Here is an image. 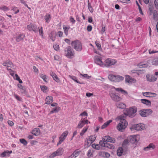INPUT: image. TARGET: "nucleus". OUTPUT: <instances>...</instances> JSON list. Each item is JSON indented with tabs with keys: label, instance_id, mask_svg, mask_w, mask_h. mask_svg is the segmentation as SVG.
<instances>
[{
	"label": "nucleus",
	"instance_id": "f257e3e1",
	"mask_svg": "<svg viewBox=\"0 0 158 158\" xmlns=\"http://www.w3.org/2000/svg\"><path fill=\"white\" fill-rule=\"evenodd\" d=\"M125 117L123 115L118 116L116 119L120 120L119 123L117 126V128L118 131L122 132L126 128L128 125V123L124 118Z\"/></svg>",
	"mask_w": 158,
	"mask_h": 158
},
{
	"label": "nucleus",
	"instance_id": "f03ea898",
	"mask_svg": "<svg viewBox=\"0 0 158 158\" xmlns=\"http://www.w3.org/2000/svg\"><path fill=\"white\" fill-rule=\"evenodd\" d=\"M137 111L136 109L134 107H131L129 109H127L123 110L124 114L126 116H128L131 117H134L135 114Z\"/></svg>",
	"mask_w": 158,
	"mask_h": 158
},
{
	"label": "nucleus",
	"instance_id": "7ed1b4c3",
	"mask_svg": "<svg viewBox=\"0 0 158 158\" xmlns=\"http://www.w3.org/2000/svg\"><path fill=\"white\" fill-rule=\"evenodd\" d=\"M108 78L110 81L115 82H120L124 79V77L122 76L113 74L109 75Z\"/></svg>",
	"mask_w": 158,
	"mask_h": 158
},
{
	"label": "nucleus",
	"instance_id": "20e7f679",
	"mask_svg": "<svg viewBox=\"0 0 158 158\" xmlns=\"http://www.w3.org/2000/svg\"><path fill=\"white\" fill-rule=\"evenodd\" d=\"M71 45L77 51H80L82 49V46L81 42L78 40L73 41Z\"/></svg>",
	"mask_w": 158,
	"mask_h": 158
},
{
	"label": "nucleus",
	"instance_id": "39448f33",
	"mask_svg": "<svg viewBox=\"0 0 158 158\" xmlns=\"http://www.w3.org/2000/svg\"><path fill=\"white\" fill-rule=\"evenodd\" d=\"M116 60L111 58H107L104 61V67H109L117 63Z\"/></svg>",
	"mask_w": 158,
	"mask_h": 158
},
{
	"label": "nucleus",
	"instance_id": "423d86ee",
	"mask_svg": "<svg viewBox=\"0 0 158 158\" xmlns=\"http://www.w3.org/2000/svg\"><path fill=\"white\" fill-rule=\"evenodd\" d=\"M68 133V131H65L59 137V141L57 143V146L61 144L64 141Z\"/></svg>",
	"mask_w": 158,
	"mask_h": 158
},
{
	"label": "nucleus",
	"instance_id": "0eeeda50",
	"mask_svg": "<svg viewBox=\"0 0 158 158\" xmlns=\"http://www.w3.org/2000/svg\"><path fill=\"white\" fill-rule=\"evenodd\" d=\"M64 151L62 148H59L56 151L53 152L51 155L49 156L50 158H53L56 156L62 155Z\"/></svg>",
	"mask_w": 158,
	"mask_h": 158
},
{
	"label": "nucleus",
	"instance_id": "6e6552de",
	"mask_svg": "<svg viewBox=\"0 0 158 158\" xmlns=\"http://www.w3.org/2000/svg\"><path fill=\"white\" fill-rule=\"evenodd\" d=\"M95 63L101 67H103L104 62L102 61V58L98 56H96L94 57Z\"/></svg>",
	"mask_w": 158,
	"mask_h": 158
},
{
	"label": "nucleus",
	"instance_id": "1a4fd4ad",
	"mask_svg": "<svg viewBox=\"0 0 158 158\" xmlns=\"http://www.w3.org/2000/svg\"><path fill=\"white\" fill-rule=\"evenodd\" d=\"M65 54L67 57H69L74 56V52L70 46L66 48L64 50Z\"/></svg>",
	"mask_w": 158,
	"mask_h": 158
},
{
	"label": "nucleus",
	"instance_id": "9d476101",
	"mask_svg": "<svg viewBox=\"0 0 158 158\" xmlns=\"http://www.w3.org/2000/svg\"><path fill=\"white\" fill-rule=\"evenodd\" d=\"M2 65L6 67L7 70L10 69H14L15 68L14 65L12 62L9 60L3 62Z\"/></svg>",
	"mask_w": 158,
	"mask_h": 158
},
{
	"label": "nucleus",
	"instance_id": "9b49d317",
	"mask_svg": "<svg viewBox=\"0 0 158 158\" xmlns=\"http://www.w3.org/2000/svg\"><path fill=\"white\" fill-rule=\"evenodd\" d=\"M152 111L151 109H144L139 111V114L142 117H146L150 114L152 113Z\"/></svg>",
	"mask_w": 158,
	"mask_h": 158
},
{
	"label": "nucleus",
	"instance_id": "f8f14e48",
	"mask_svg": "<svg viewBox=\"0 0 158 158\" xmlns=\"http://www.w3.org/2000/svg\"><path fill=\"white\" fill-rule=\"evenodd\" d=\"M140 137L139 135H134L129 137V141L132 143L138 142L139 140Z\"/></svg>",
	"mask_w": 158,
	"mask_h": 158
},
{
	"label": "nucleus",
	"instance_id": "ddd939ff",
	"mask_svg": "<svg viewBox=\"0 0 158 158\" xmlns=\"http://www.w3.org/2000/svg\"><path fill=\"white\" fill-rule=\"evenodd\" d=\"M145 128V125L144 124H138L133 125L131 129H133L137 131L143 130Z\"/></svg>",
	"mask_w": 158,
	"mask_h": 158
},
{
	"label": "nucleus",
	"instance_id": "4468645a",
	"mask_svg": "<svg viewBox=\"0 0 158 158\" xmlns=\"http://www.w3.org/2000/svg\"><path fill=\"white\" fill-rule=\"evenodd\" d=\"M147 80L150 82H154L157 80V77L153 75L147 74L146 76Z\"/></svg>",
	"mask_w": 158,
	"mask_h": 158
},
{
	"label": "nucleus",
	"instance_id": "2eb2a0df",
	"mask_svg": "<svg viewBox=\"0 0 158 158\" xmlns=\"http://www.w3.org/2000/svg\"><path fill=\"white\" fill-rule=\"evenodd\" d=\"M102 140L105 142H109L112 143H114L116 141L115 138L108 135L104 136L102 138Z\"/></svg>",
	"mask_w": 158,
	"mask_h": 158
},
{
	"label": "nucleus",
	"instance_id": "dca6fc26",
	"mask_svg": "<svg viewBox=\"0 0 158 158\" xmlns=\"http://www.w3.org/2000/svg\"><path fill=\"white\" fill-rule=\"evenodd\" d=\"M110 95L112 99L114 101L118 102L122 100L121 98L113 93H110Z\"/></svg>",
	"mask_w": 158,
	"mask_h": 158
},
{
	"label": "nucleus",
	"instance_id": "f3484780",
	"mask_svg": "<svg viewBox=\"0 0 158 158\" xmlns=\"http://www.w3.org/2000/svg\"><path fill=\"white\" fill-rule=\"evenodd\" d=\"M27 29L29 31H33L35 32H36L37 31V27L35 24H30L27 26Z\"/></svg>",
	"mask_w": 158,
	"mask_h": 158
},
{
	"label": "nucleus",
	"instance_id": "a211bd4d",
	"mask_svg": "<svg viewBox=\"0 0 158 158\" xmlns=\"http://www.w3.org/2000/svg\"><path fill=\"white\" fill-rule=\"evenodd\" d=\"M85 119V118H81V119L79 121L77 126V128L81 129L85 126V124H86Z\"/></svg>",
	"mask_w": 158,
	"mask_h": 158
},
{
	"label": "nucleus",
	"instance_id": "6ab92c4d",
	"mask_svg": "<svg viewBox=\"0 0 158 158\" xmlns=\"http://www.w3.org/2000/svg\"><path fill=\"white\" fill-rule=\"evenodd\" d=\"M143 94L144 96L150 98L155 97L157 96L156 93L148 92L143 93Z\"/></svg>",
	"mask_w": 158,
	"mask_h": 158
},
{
	"label": "nucleus",
	"instance_id": "aec40b11",
	"mask_svg": "<svg viewBox=\"0 0 158 158\" xmlns=\"http://www.w3.org/2000/svg\"><path fill=\"white\" fill-rule=\"evenodd\" d=\"M96 136L95 135H92L88 137L87 142L88 144H91L95 140Z\"/></svg>",
	"mask_w": 158,
	"mask_h": 158
},
{
	"label": "nucleus",
	"instance_id": "412c9836",
	"mask_svg": "<svg viewBox=\"0 0 158 158\" xmlns=\"http://www.w3.org/2000/svg\"><path fill=\"white\" fill-rule=\"evenodd\" d=\"M155 146L153 143H150L147 147L143 148V150L145 151L153 150L155 148Z\"/></svg>",
	"mask_w": 158,
	"mask_h": 158
},
{
	"label": "nucleus",
	"instance_id": "4be33fe9",
	"mask_svg": "<svg viewBox=\"0 0 158 158\" xmlns=\"http://www.w3.org/2000/svg\"><path fill=\"white\" fill-rule=\"evenodd\" d=\"M25 36V35L23 33L20 34L15 37V40L17 42L23 41Z\"/></svg>",
	"mask_w": 158,
	"mask_h": 158
},
{
	"label": "nucleus",
	"instance_id": "5701e85b",
	"mask_svg": "<svg viewBox=\"0 0 158 158\" xmlns=\"http://www.w3.org/2000/svg\"><path fill=\"white\" fill-rule=\"evenodd\" d=\"M45 101L46 104H50L53 101V98L52 96H48L46 97Z\"/></svg>",
	"mask_w": 158,
	"mask_h": 158
},
{
	"label": "nucleus",
	"instance_id": "b1692460",
	"mask_svg": "<svg viewBox=\"0 0 158 158\" xmlns=\"http://www.w3.org/2000/svg\"><path fill=\"white\" fill-rule=\"evenodd\" d=\"M112 89H114L116 91H119L122 94H123L124 95L127 96V95L128 93L127 91L123 90L122 89L119 88H116L114 86H113L112 88Z\"/></svg>",
	"mask_w": 158,
	"mask_h": 158
},
{
	"label": "nucleus",
	"instance_id": "393cba45",
	"mask_svg": "<svg viewBox=\"0 0 158 158\" xmlns=\"http://www.w3.org/2000/svg\"><path fill=\"white\" fill-rule=\"evenodd\" d=\"M99 155L100 156L106 158H109L110 156V154L109 153L104 151L100 152Z\"/></svg>",
	"mask_w": 158,
	"mask_h": 158
},
{
	"label": "nucleus",
	"instance_id": "a878e982",
	"mask_svg": "<svg viewBox=\"0 0 158 158\" xmlns=\"http://www.w3.org/2000/svg\"><path fill=\"white\" fill-rule=\"evenodd\" d=\"M49 37L53 41L56 40V33L55 31H52L49 35Z\"/></svg>",
	"mask_w": 158,
	"mask_h": 158
},
{
	"label": "nucleus",
	"instance_id": "bb28decb",
	"mask_svg": "<svg viewBox=\"0 0 158 158\" xmlns=\"http://www.w3.org/2000/svg\"><path fill=\"white\" fill-rule=\"evenodd\" d=\"M150 63V60H149L147 61L146 63H140L138 64V66L140 68H147L149 66V64Z\"/></svg>",
	"mask_w": 158,
	"mask_h": 158
},
{
	"label": "nucleus",
	"instance_id": "cd10ccee",
	"mask_svg": "<svg viewBox=\"0 0 158 158\" xmlns=\"http://www.w3.org/2000/svg\"><path fill=\"white\" fill-rule=\"evenodd\" d=\"M12 153V151L6 150L0 154V156L1 157H3L6 156H9V154Z\"/></svg>",
	"mask_w": 158,
	"mask_h": 158
},
{
	"label": "nucleus",
	"instance_id": "c85d7f7f",
	"mask_svg": "<svg viewBox=\"0 0 158 158\" xmlns=\"http://www.w3.org/2000/svg\"><path fill=\"white\" fill-rule=\"evenodd\" d=\"M31 133L33 135L37 136L40 135V131L39 128H35L32 130Z\"/></svg>",
	"mask_w": 158,
	"mask_h": 158
},
{
	"label": "nucleus",
	"instance_id": "c756f323",
	"mask_svg": "<svg viewBox=\"0 0 158 158\" xmlns=\"http://www.w3.org/2000/svg\"><path fill=\"white\" fill-rule=\"evenodd\" d=\"M116 105L117 107L120 109H124L126 107V105L121 102H117L116 104Z\"/></svg>",
	"mask_w": 158,
	"mask_h": 158
},
{
	"label": "nucleus",
	"instance_id": "7c9ffc66",
	"mask_svg": "<svg viewBox=\"0 0 158 158\" xmlns=\"http://www.w3.org/2000/svg\"><path fill=\"white\" fill-rule=\"evenodd\" d=\"M50 75L52 77L53 80H55L56 82H59V79L55 73H53V72H52L50 73Z\"/></svg>",
	"mask_w": 158,
	"mask_h": 158
},
{
	"label": "nucleus",
	"instance_id": "2f4dec72",
	"mask_svg": "<svg viewBox=\"0 0 158 158\" xmlns=\"http://www.w3.org/2000/svg\"><path fill=\"white\" fill-rule=\"evenodd\" d=\"M89 126H86L80 132V135L82 136L87 131L88 129L89 128Z\"/></svg>",
	"mask_w": 158,
	"mask_h": 158
},
{
	"label": "nucleus",
	"instance_id": "473e14b6",
	"mask_svg": "<svg viewBox=\"0 0 158 158\" xmlns=\"http://www.w3.org/2000/svg\"><path fill=\"white\" fill-rule=\"evenodd\" d=\"M70 28V27L69 26L66 27L64 25L63 26V29L65 35H68L69 30Z\"/></svg>",
	"mask_w": 158,
	"mask_h": 158
},
{
	"label": "nucleus",
	"instance_id": "72a5a7b5",
	"mask_svg": "<svg viewBox=\"0 0 158 158\" xmlns=\"http://www.w3.org/2000/svg\"><path fill=\"white\" fill-rule=\"evenodd\" d=\"M69 77L72 79L75 82H76L78 83H79L80 84H83V83H81L77 79V77L74 76H72L71 75H69Z\"/></svg>",
	"mask_w": 158,
	"mask_h": 158
},
{
	"label": "nucleus",
	"instance_id": "f704fd0d",
	"mask_svg": "<svg viewBox=\"0 0 158 158\" xmlns=\"http://www.w3.org/2000/svg\"><path fill=\"white\" fill-rule=\"evenodd\" d=\"M141 101L142 103L145 104L148 106H150L151 105V102L148 100L145 99H142L141 100Z\"/></svg>",
	"mask_w": 158,
	"mask_h": 158
},
{
	"label": "nucleus",
	"instance_id": "c9c22d12",
	"mask_svg": "<svg viewBox=\"0 0 158 158\" xmlns=\"http://www.w3.org/2000/svg\"><path fill=\"white\" fill-rule=\"evenodd\" d=\"M60 107H56L52 109V110H51L49 114H51L54 113H57L60 110Z\"/></svg>",
	"mask_w": 158,
	"mask_h": 158
},
{
	"label": "nucleus",
	"instance_id": "e433bc0d",
	"mask_svg": "<svg viewBox=\"0 0 158 158\" xmlns=\"http://www.w3.org/2000/svg\"><path fill=\"white\" fill-rule=\"evenodd\" d=\"M112 122V120H110L107 121L102 126L101 128L102 129H104L110 123Z\"/></svg>",
	"mask_w": 158,
	"mask_h": 158
},
{
	"label": "nucleus",
	"instance_id": "4c0bfd02",
	"mask_svg": "<svg viewBox=\"0 0 158 158\" xmlns=\"http://www.w3.org/2000/svg\"><path fill=\"white\" fill-rule=\"evenodd\" d=\"M95 44L98 48V50L100 51H102V48L101 47L100 43L98 41H95Z\"/></svg>",
	"mask_w": 158,
	"mask_h": 158
},
{
	"label": "nucleus",
	"instance_id": "58836bf2",
	"mask_svg": "<svg viewBox=\"0 0 158 158\" xmlns=\"http://www.w3.org/2000/svg\"><path fill=\"white\" fill-rule=\"evenodd\" d=\"M123 151V150L122 148H119L117 150V155L119 156H121Z\"/></svg>",
	"mask_w": 158,
	"mask_h": 158
},
{
	"label": "nucleus",
	"instance_id": "ea45409f",
	"mask_svg": "<svg viewBox=\"0 0 158 158\" xmlns=\"http://www.w3.org/2000/svg\"><path fill=\"white\" fill-rule=\"evenodd\" d=\"M41 90L44 93H46L47 92L48 88L45 85H41L40 86Z\"/></svg>",
	"mask_w": 158,
	"mask_h": 158
},
{
	"label": "nucleus",
	"instance_id": "a19ab883",
	"mask_svg": "<svg viewBox=\"0 0 158 158\" xmlns=\"http://www.w3.org/2000/svg\"><path fill=\"white\" fill-rule=\"evenodd\" d=\"M150 62L152 63V65H156L158 64V59H153L152 60H150Z\"/></svg>",
	"mask_w": 158,
	"mask_h": 158
},
{
	"label": "nucleus",
	"instance_id": "79ce46f5",
	"mask_svg": "<svg viewBox=\"0 0 158 158\" xmlns=\"http://www.w3.org/2000/svg\"><path fill=\"white\" fill-rule=\"evenodd\" d=\"M88 115V113L86 111H84L79 115L80 116H81V118H85V119L87 118Z\"/></svg>",
	"mask_w": 158,
	"mask_h": 158
},
{
	"label": "nucleus",
	"instance_id": "37998d69",
	"mask_svg": "<svg viewBox=\"0 0 158 158\" xmlns=\"http://www.w3.org/2000/svg\"><path fill=\"white\" fill-rule=\"evenodd\" d=\"M88 7L89 10L92 13L94 11V9L92 7L90 4L89 0H88Z\"/></svg>",
	"mask_w": 158,
	"mask_h": 158
},
{
	"label": "nucleus",
	"instance_id": "c03bdc74",
	"mask_svg": "<svg viewBox=\"0 0 158 158\" xmlns=\"http://www.w3.org/2000/svg\"><path fill=\"white\" fill-rule=\"evenodd\" d=\"M94 152V151L93 149H89L87 155L89 157L93 156Z\"/></svg>",
	"mask_w": 158,
	"mask_h": 158
},
{
	"label": "nucleus",
	"instance_id": "a18cd8bd",
	"mask_svg": "<svg viewBox=\"0 0 158 158\" xmlns=\"http://www.w3.org/2000/svg\"><path fill=\"white\" fill-rule=\"evenodd\" d=\"M38 29L40 35H41L42 38H44V32L43 30V28L42 27H41L40 28H37Z\"/></svg>",
	"mask_w": 158,
	"mask_h": 158
},
{
	"label": "nucleus",
	"instance_id": "49530a36",
	"mask_svg": "<svg viewBox=\"0 0 158 158\" xmlns=\"http://www.w3.org/2000/svg\"><path fill=\"white\" fill-rule=\"evenodd\" d=\"M0 10L4 11H8L9 10V8L5 6H2L0 7Z\"/></svg>",
	"mask_w": 158,
	"mask_h": 158
},
{
	"label": "nucleus",
	"instance_id": "de8ad7c7",
	"mask_svg": "<svg viewBox=\"0 0 158 158\" xmlns=\"http://www.w3.org/2000/svg\"><path fill=\"white\" fill-rule=\"evenodd\" d=\"M51 18L50 15L49 14H47L45 17V19L47 23H48L49 21V19Z\"/></svg>",
	"mask_w": 158,
	"mask_h": 158
},
{
	"label": "nucleus",
	"instance_id": "09e8293b",
	"mask_svg": "<svg viewBox=\"0 0 158 158\" xmlns=\"http://www.w3.org/2000/svg\"><path fill=\"white\" fill-rule=\"evenodd\" d=\"M11 10L14 12V14H16L18 13L19 10L18 9V8L15 6H14L12 7Z\"/></svg>",
	"mask_w": 158,
	"mask_h": 158
},
{
	"label": "nucleus",
	"instance_id": "8fccbe9b",
	"mask_svg": "<svg viewBox=\"0 0 158 158\" xmlns=\"http://www.w3.org/2000/svg\"><path fill=\"white\" fill-rule=\"evenodd\" d=\"M92 147L93 148L97 150H99L100 149V146L98 144L96 143L93 144L92 145Z\"/></svg>",
	"mask_w": 158,
	"mask_h": 158
},
{
	"label": "nucleus",
	"instance_id": "3c124183",
	"mask_svg": "<svg viewBox=\"0 0 158 158\" xmlns=\"http://www.w3.org/2000/svg\"><path fill=\"white\" fill-rule=\"evenodd\" d=\"M80 151H79L78 150H75L73 153V154L74 155V156L76 157L78 156L80 154Z\"/></svg>",
	"mask_w": 158,
	"mask_h": 158
},
{
	"label": "nucleus",
	"instance_id": "603ef678",
	"mask_svg": "<svg viewBox=\"0 0 158 158\" xmlns=\"http://www.w3.org/2000/svg\"><path fill=\"white\" fill-rule=\"evenodd\" d=\"M19 141L20 142L23 144L24 146L26 145L27 144V141L24 139H20Z\"/></svg>",
	"mask_w": 158,
	"mask_h": 158
},
{
	"label": "nucleus",
	"instance_id": "864d4df0",
	"mask_svg": "<svg viewBox=\"0 0 158 158\" xmlns=\"http://www.w3.org/2000/svg\"><path fill=\"white\" fill-rule=\"evenodd\" d=\"M106 145V147L109 148L114 149V146L112 144L107 143Z\"/></svg>",
	"mask_w": 158,
	"mask_h": 158
},
{
	"label": "nucleus",
	"instance_id": "5fc2aeb1",
	"mask_svg": "<svg viewBox=\"0 0 158 158\" xmlns=\"http://www.w3.org/2000/svg\"><path fill=\"white\" fill-rule=\"evenodd\" d=\"M40 77L42 78L45 82H47L46 81L47 78L46 77V76L45 75L41 74H40Z\"/></svg>",
	"mask_w": 158,
	"mask_h": 158
},
{
	"label": "nucleus",
	"instance_id": "6e6d98bb",
	"mask_svg": "<svg viewBox=\"0 0 158 158\" xmlns=\"http://www.w3.org/2000/svg\"><path fill=\"white\" fill-rule=\"evenodd\" d=\"M104 140H100L99 142V145L101 146L102 147H106V144H105Z\"/></svg>",
	"mask_w": 158,
	"mask_h": 158
},
{
	"label": "nucleus",
	"instance_id": "4d7b16f0",
	"mask_svg": "<svg viewBox=\"0 0 158 158\" xmlns=\"http://www.w3.org/2000/svg\"><path fill=\"white\" fill-rule=\"evenodd\" d=\"M53 48L56 51H58L59 50L60 47L59 45L57 44H55L53 45Z\"/></svg>",
	"mask_w": 158,
	"mask_h": 158
},
{
	"label": "nucleus",
	"instance_id": "13d9d810",
	"mask_svg": "<svg viewBox=\"0 0 158 158\" xmlns=\"http://www.w3.org/2000/svg\"><path fill=\"white\" fill-rule=\"evenodd\" d=\"M14 95V97L17 100L19 101H21V98L18 95L15 94Z\"/></svg>",
	"mask_w": 158,
	"mask_h": 158
},
{
	"label": "nucleus",
	"instance_id": "bf43d9fd",
	"mask_svg": "<svg viewBox=\"0 0 158 158\" xmlns=\"http://www.w3.org/2000/svg\"><path fill=\"white\" fill-rule=\"evenodd\" d=\"M131 77L128 75H126L125 77V79L126 82H129V81L130 80Z\"/></svg>",
	"mask_w": 158,
	"mask_h": 158
},
{
	"label": "nucleus",
	"instance_id": "052dcab7",
	"mask_svg": "<svg viewBox=\"0 0 158 158\" xmlns=\"http://www.w3.org/2000/svg\"><path fill=\"white\" fill-rule=\"evenodd\" d=\"M136 80L134 78H131L128 83H135L136 82Z\"/></svg>",
	"mask_w": 158,
	"mask_h": 158
},
{
	"label": "nucleus",
	"instance_id": "680f3d73",
	"mask_svg": "<svg viewBox=\"0 0 158 158\" xmlns=\"http://www.w3.org/2000/svg\"><path fill=\"white\" fill-rule=\"evenodd\" d=\"M149 53L150 54H152L154 53L158 52V51L151 50V49L148 50Z\"/></svg>",
	"mask_w": 158,
	"mask_h": 158
},
{
	"label": "nucleus",
	"instance_id": "e2e57ef3",
	"mask_svg": "<svg viewBox=\"0 0 158 158\" xmlns=\"http://www.w3.org/2000/svg\"><path fill=\"white\" fill-rule=\"evenodd\" d=\"M54 60L57 61H59L60 58V57L59 56L56 55L54 56Z\"/></svg>",
	"mask_w": 158,
	"mask_h": 158
},
{
	"label": "nucleus",
	"instance_id": "0e129e2a",
	"mask_svg": "<svg viewBox=\"0 0 158 158\" xmlns=\"http://www.w3.org/2000/svg\"><path fill=\"white\" fill-rule=\"evenodd\" d=\"M92 27L91 25H89L87 27V30L88 31H91L92 30Z\"/></svg>",
	"mask_w": 158,
	"mask_h": 158
},
{
	"label": "nucleus",
	"instance_id": "69168bd1",
	"mask_svg": "<svg viewBox=\"0 0 158 158\" xmlns=\"http://www.w3.org/2000/svg\"><path fill=\"white\" fill-rule=\"evenodd\" d=\"M9 71V73L10 75L12 76H13L15 74V72L12 70L11 69L8 70Z\"/></svg>",
	"mask_w": 158,
	"mask_h": 158
},
{
	"label": "nucleus",
	"instance_id": "338daca9",
	"mask_svg": "<svg viewBox=\"0 0 158 158\" xmlns=\"http://www.w3.org/2000/svg\"><path fill=\"white\" fill-rule=\"evenodd\" d=\"M69 19H70V22L71 23H72L74 24L75 23V20L74 19V18H73V17H70Z\"/></svg>",
	"mask_w": 158,
	"mask_h": 158
},
{
	"label": "nucleus",
	"instance_id": "774afa93",
	"mask_svg": "<svg viewBox=\"0 0 158 158\" xmlns=\"http://www.w3.org/2000/svg\"><path fill=\"white\" fill-rule=\"evenodd\" d=\"M129 143L128 140L127 139H126L124 140V141L123 142V145H126L127 144Z\"/></svg>",
	"mask_w": 158,
	"mask_h": 158
}]
</instances>
